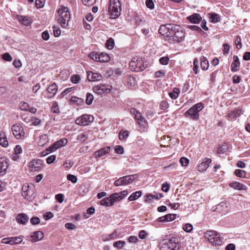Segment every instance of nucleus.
<instances>
[{
  "mask_svg": "<svg viewBox=\"0 0 250 250\" xmlns=\"http://www.w3.org/2000/svg\"><path fill=\"white\" fill-rule=\"evenodd\" d=\"M186 33L179 25L173 24L169 39L167 40L170 43L180 42L184 40Z\"/></svg>",
  "mask_w": 250,
  "mask_h": 250,
  "instance_id": "1",
  "label": "nucleus"
},
{
  "mask_svg": "<svg viewBox=\"0 0 250 250\" xmlns=\"http://www.w3.org/2000/svg\"><path fill=\"white\" fill-rule=\"evenodd\" d=\"M61 8L58 10V23L64 28L68 25V22L71 18V14L68 7L61 6Z\"/></svg>",
  "mask_w": 250,
  "mask_h": 250,
  "instance_id": "2",
  "label": "nucleus"
},
{
  "mask_svg": "<svg viewBox=\"0 0 250 250\" xmlns=\"http://www.w3.org/2000/svg\"><path fill=\"white\" fill-rule=\"evenodd\" d=\"M203 108L204 105L202 103H197L188 110L184 116L192 120L197 121L199 119V112Z\"/></svg>",
  "mask_w": 250,
  "mask_h": 250,
  "instance_id": "3",
  "label": "nucleus"
},
{
  "mask_svg": "<svg viewBox=\"0 0 250 250\" xmlns=\"http://www.w3.org/2000/svg\"><path fill=\"white\" fill-rule=\"evenodd\" d=\"M108 12L111 18L119 17L121 12V4L119 0H109Z\"/></svg>",
  "mask_w": 250,
  "mask_h": 250,
  "instance_id": "4",
  "label": "nucleus"
},
{
  "mask_svg": "<svg viewBox=\"0 0 250 250\" xmlns=\"http://www.w3.org/2000/svg\"><path fill=\"white\" fill-rule=\"evenodd\" d=\"M179 244L178 239L172 237L164 240L160 246V250H178Z\"/></svg>",
  "mask_w": 250,
  "mask_h": 250,
  "instance_id": "5",
  "label": "nucleus"
},
{
  "mask_svg": "<svg viewBox=\"0 0 250 250\" xmlns=\"http://www.w3.org/2000/svg\"><path fill=\"white\" fill-rule=\"evenodd\" d=\"M129 67L131 71L135 72L142 71L146 68L142 59L139 57L132 58L129 63Z\"/></svg>",
  "mask_w": 250,
  "mask_h": 250,
  "instance_id": "6",
  "label": "nucleus"
},
{
  "mask_svg": "<svg viewBox=\"0 0 250 250\" xmlns=\"http://www.w3.org/2000/svg\"><path fill=\"white\" fill-rule=\"evenodd\" d=\"M205 237L208 239L209 243L214 245L221 244L220 237L217 233L214 231H207L204 233Z\"/></svg>",
  "mask_w": 250,
  "mask_h": 250,
  "instance_id": "7",
  "label": "nucleus"
},
{
  "mask_svg": "<svg viewBox=\"0 0 250 250\" xmlns=\"http://www.w3.org/2000/svg\"><path fill=\"white\" fill-rule=\"evenodd\" d=\"M88 56L93 60L101 62H108L110 60L109 56L104 53L93 52L90 53Z\"/></svg>",
  "mask_w": 250,
  "mask_h": 250,
  "instance_id": "8",
  "label": "nucleus"
},
{
  "mask_svg": "<svg viewBox=\"0 0 250 250\" xmlns=\"http://www.w3.org/2000/svg\"><path fill=\"white\" fill-rule=\"evenodd\" d=\"M136 178V175H130L124 176L116 180L114 182V185L116 187L122 185H126L131 183Z\"/></svg>",
  "mask_w": 250,
  "mask_h": 250,
  "instance_id": "9",
  "label": "nucleus"
},
{
  "mask_svg": "<svg viewBox=\"0 0 250 250\" xmlns=\"http://www.w3.org/2000/svg\"><path fill=\"white\" fill-rule=\"evenodd\" d=\"M93 116L88 114H83L76 119V124L78 125L85 126L93 122Z\"/></svg>",
  "mask_w": 250,
  "mask_h": 250,
  "instance_id": "10",
  "label": "nucleus"
},
{
  "mask_svg": "<svg viewBox=\"0 0 250 250\" xmlns=\"http://www.w3.org/2000/svg\"><path fill=\"white\" fill-rule=\"evenodd\" d=\"M43 161L41 159H33L29 163L28 167L32 171H40L42 169Z\"/></svg>",
  "mask_w": 250,
  "mask_h": 250,
  "instance_id": "11",
  "label": "nucleus"
},
{
  "mask_svg": "<svg viewBox=\"0 0 250 250\" xmlns=\"http://www.w3.org/2000/svg\"><path fill=\"white\" fill-rule=\"evenodd\" d=\"M173 25V24H171L161 25L159 29V33L162 35L167 38V39H169Z\"/></svg>",
  "mask_w": 250,
  "mask_h": 250,
  "instance_id": "12",
  "label": "nucleus"
},
{
  "mask_svg": "<svg viewBox=\"0 0 250 250\" xmlns=\"http://www.w3.org/2000/svg\"><path fill=\"white\" fill-rule=\"evenodd\" d=\"M111 87L112 86L111 85L100 84L99 85L94 86L93 87V90L95 93L101 95L104 93L109 92Z\"/></svg>",
  "mask_w": 250,
  "mask_h": 250,
  "instance_id": "13",
  "label": "nucleus"
},
{
  "mask_svg": "<svg viewBox=\"0 0 250 250\" xmlns=\"http://www.w3.org/2000/svg\"><path fill=\"white\" fill-rule=\"evenodd\" d=\"M12 131L17 139H21L24 135L23 127L19 125H14L12 127Z\"/></svg>",
  "mask_w": 250,
  "mask_h": 250,
  "instance_id": "14",
  "label": "nucleus"
},
{
  "mask_svg": "<svg viewBox=\"0 0 250 250\" xmlns=\"http://www.w3.org/2000/svg\"><path fill=\"white\" fill-rule=\"evenodd\" d=\"M22 237H12L3 238L2 242L4 244H8L10 245H15L20 244L22 241Z\"/></svg>",
  "mask_w": 250,
  "mask_h": 250,
  "instance_id": "15",
  "label": "nucleus"
},
{
  "mask_svg": "<svg viewBox=\"0 0 250 250\" xmlns=\"http://www.w3.org/2000/svg\"><path fill=\"white\" fill-rule=\"evenodd\" d=\"M211 159L205 158L202 162L198 165L197 170L199 172H204L208 167L209 164L211 163Z\"/></svg>",
  "mask_w": 250,
  "mask_h": 250,
  "instance_id": "16",
  "label": "nucleus"
},
{
  "mask_svg": "<svg viewBox=\"0 0 250 250\" xmlns=\"http://www.w3.org/2000/svg\"><path fill=\"white\" fill-rule=\"evenodd\" d=\"M117 195H110L108 197L104 198L101 201V205L105 207L111 206L113 205L115 201L114 197Z\"/></svg>",
  "mask_w": 250,
  "mask_h": 250,
  "instance_id": "17",
  "label": "nucleus"
},
{
  "mask_svg": "<svg viewBox=\"0 0 250 250\" xmlns=\"http://www.w3.org/2000/svg\"><path fill=\"white\" fill-rule=\"evenodd\" d=\"M22 190L23 197L27 200H30L33 194V190L31 189V187L29 185H24Z\"/></svg>",
  "mask_w": 250,
  "mask_h": 250,
  "instance_id": "18",
  "label": "nucleus"
},
{
  "mask_svg": "<svg viewBox=\"0 0 250 250\" xmlns=\"http://www.w3.org/2000/svg\"><path fill=\"white\" fill-rule=\"evenodd\" d=\"M102 78V75L98 73L93 72L92 71L87 72V79L89 81H98L101 80Z\"/></svg>",
  "mask_w": 250,
  "mask_h": 250,
  "instance_id": "19",
  "label": "nucleus"
},
{
  "mask_svg": "<svg viewBox=\"0 0 250 250\" xmlns=\"http://www.w3.org/2000/svg\"><path fill=\"white\" fill-rule=\"evenodd\" d=\"M46 91L47 92V97L51 98L56 95L58 91V86L55 83H53L48 87Z\"/></svg>",
  "mask_w": 250,
  "mask_h": 250,
  "instance_id": "20",
  "label": "nucleus"
},
{
  "mask_svg": "<svg viewBox=\"0 0 250 250\" xmlns=\"http://www.w3.org/2000/svg\"><path fill=\"white\" fill-rule=\"evenodd\" d=\"M8 167V160L5 158H0V175H3Z\"/></svg>",
  "mask_w": 250,
  "mask_h": 250,
  "instance_id": "21",
  "label": "nucleus"
},
{
  "mask_svg": "<svg viewBox=\"0 0 250 250\" xmlns=\"http://www.w3.org/2000/svg\"><path fill=\"white\" fill-rule=\"evenodd\" d=\"M110 150V147L109 146H106L95 151L94 153V156L95 158L100 157L108 153Z\"/></svg>",
  "mask_w": 250,
  "mask_h": 250,
  "instance_id": "22",
  "label": "nucleus"
},
{
  "mask_svg": "<svg viewBox=\"0 0 250 250\" xmlns=\"http://www.w3.org/2000/svg\"><path fill=\"white\" fill-rule=\"evenodd\" d=\"M229 186L232 188H233L234 189H237V190H246L247 189V187L246 186L244 185V184L238 182H233L231 183H230L229 184Z\"/></svg>",
  "mask_w": 250,
  "mask_h": 250,
  "instance_id": "23",
  "label": "nucleus"
},
{
  "mask_svg": "<svg viewBox=\"0 0 250 250\" xmlns=\"http://www.w3.org/2000/svg\"><path fill=\"white\" fill-rule=\"evenodd\" d=\"M243 112L242 109H237L229 113L228 116L230 120H235L236 118L240 116L243 113Z\"/></svg>",
  "mask_w": 250,
  "mask_h": 250,
  "instance_id": "24",
  "label": "nucleus"
},
{
  "mask_svg": "<svg viewBox=\"0 0 250 250\" xmlns=\"http://www.w3.org/2000/svg\"><path fill=\"white\" fill-rule=\"evenodd\" d=\"M233 62L231 64V70L232 71H237L239 69L240 62L239 58L237 56H234L233 58Z\"/></svg>",
  "mask_w": 250,
  "mask_h": 250,
  "instance_id": "25",
  "label": "nucleus"
},
{
  "mask_svg": "<svg viewBox=\"0 0 250 250\" xmlns=\"http://www.w3.org/2000/svg\"><path fill=\"white\" fill-rule=\"evenodd\" d=\"M188 20L193 23H198L202 21V18L199 14L195 13L187 18Z\"/></svg>",
  "mask_w": 250,
  "mask_h": 250,
  "instance_id": "26",
  "label": "nucleus"
},
{
  "mask_svg": "<svg viewBox=\"0 0 250 250\" xmlns=\"http://www.w3.org/2000/svg\"><path fill=\"white\" fill-rule=\"evenodd\" d=\"M31 241L37 242L40 241L43 237V233L41 231H35L31 236Z\"/></svg>",
  "mask_w": 250,
  "mask_h": 250,
  "instance_id": "27",
  "label": "nucleus"
},
{
  "mask_svg": "<svg viewBox=\"0 0 250 250\" xmlns=\"http://www.w3.org/2000/svg\"><path fill=\"white\" fill-rule=\"evenodd\" d=\"M16 220L19 223L25 224L28 222V218L25 213H20L18 215Z\"/></svg>",
  "mask_w": 250,
  "mask_h": 250,
  "instance_id": "28",
  "label": "nucleus"
},
{
  "mask_svg": "<svg viewBox=\"0 0 250 250\" xmlns=\"http://www.w3.org/2000/svg\"><path fill=\"white\" fill-rule=\"evenodd\" d=\"M17 19L20 22L26 26L29 25L31 23L30 20L26 16L18 15L17 16Z\"/></svg>",
  "mask_w": 250,
  "mask_h": 250,
  "instance_id": "29",
  "label": "nucleus"
},
{
  "mask_svg": "<svg viewBox=\"0 0 250 250\" xmlns=\"http://www.w3.org/2000/svg\"><path fill=\"white\" fill-rule=\"evenodd\" d=\"M127 194L128 192L126 190H124L119 193H113V195H117L116 196V197H114L115 201L117 202L125 198L127 195Z\"/></svg>",
  "mask_w": 250,
  "mask_h": 250,
  "instance_id": "30",
  "label": "nucleus"
},
{
  "mask_svg": "<svg viewBox=\"0 0 250 250\" xmlns=\"http://www.w3.org/2000/svg\"><path fill=\"white\" fill-rule=\"evenodd\" d=\"M0 145L3 147H6L8 142L3 132H0Z\"/></svg>",
  "mask_w": 250,
  "mask_h": 250,
  "instance_id": "31",
  "label": "nucleus"
},
{
  "mask_svg": "<svg viewBox=\"0 0 250 250\" xmlns=\"http://www.w3.org/2000/svg\"><path fill=\"white\" fill-rule=\"evenodd\" d=\"M68 141L66 138H62L54 143V146H56L57 149L62 146H65L67 144Z\"/></svg>",
  "mask_w": 250,
  "mask_h": 250,
  "instance_id": "32",
  "label": "nucleus"
},
{
  "mask_svg": "<svg viewBox=\"0 0 250 250\" xmlns=\"http://www.w3.org/2000/svg\"><path fill=\"white\" fill-rule=\"evenodd\" d=\"M48 138L47 135L46 134H43L40 137L38 144L39 146H43L46 143L48 142Z\"/></svg>",
  "mask_w": 250,
  "mask_h": 250,
  "instance_id": "33",
  "label": "nucleus"
},
{
  "mask_svg": "<svg viewBox=\"0 0 250 250\" xmlns=\"http://www.w3.org/2000/svg\"><path fill=\"white\" fill-rule=\"evenodd\" d=\"M142 194L141 191H137L132 193L128 197V200L132 201L137 199Z\"/></svg>",
  "mask_w": 250,
  "mask_h": 250,
  "instance_id": "34",
  "label": "nucleus"
},
{
  "mask_svg": "<svg viewBox=\"0 0 250 250\" xmlns=\"http://www.w3.org/2000/svg\"><path fill=\"white\" fill-rule=\"evenodd\" d=\"M200 65L202 70H206L208 69L209 64L206 58L203 57L202 58H201Z\"/></svg>",
  "mask_w": 250,
  "mask_h": 250,
  "instance_id": "35",
  "label": "nucleus"
},
{
  "mask_svg": "<svg viewBox=\"0 0 250 250\" xmlns=\"http://www.w3.org/2000/svg\"><path fill=\"white\" fill-rule=\"evenodd\" d=\"M137 123L140 127L144 130L147 126V121L143 117L137 121Z\"/></svg>",
  "mask_w": 250,
  "mask_h": 250,
  "instance_id": "36",
  "label": "nucleus"
},
{
  "mask_svg": "<svg viewBox=\"0 0 250 250\" xmlns=\"http://www.w3.org/2000/svg\"><path fill=\"white\" fill-rule=\"evenodd\" d=\"M179 93V89L177 88H174L171 92L169 93V95L171 99H176L178 98Z\"/></svg>",
  "mask_w": 250,
  "mask_h": 250,
  "instance_id": "37",
  "label": "nucleus"
},
{
  "mask_svg": "<svg viewBox=\"0 0 250 250\" xmlns=\"http://www.w3.org/2000/svg\"><path fill=\"white\" fill-rule=\"evenodd\" d=\"M134 20L136 25H139L145 22V21L143 20V18L138 15H136L134 16Z\"/></svg>",
  "mask_w": 250,
  "mask_h": 250,
  "instance_id": "38",
  "label": "nucleus"
},
{
  "mask_svg": "<svg viewBox=\"0 0 250 250\" xmlns=\"http://www.w3.org/2000/svg\"><path fill=\"white\" fill-rule=\"evenodd\" d=\"M209 19L210 21L212 22H218L220 20V17L219 16L215 13L209 14Z\"/></svg>",
  "mask_w": 250,
  "mask_h": 250,
  "instance_id": "39",
  "label": "nucleus"
},
{
  "mask_svg": "<svg viewBox=\"0 0 250 250\" xmlns=\"http://www.w3.org/2000/svg\"><path fill=\"white\" fill-rule=\"evenodd\" d=\"M70 100L72 103H75L78 105H82L83 103V99L77 97H72Z\"/></svg>",
  "mask_w": 250,
  "mask_h": 250,
  "instance_id": "40",
  "label": "nucleus"
},
{
  "mask_svg": "<svg viewBox=\"0 0 250 250\" xmlns=\"http://www.w3.org/2000/svg\"><path fill=\"white\" fill-rule=\"evenodd\" d=\"M129 132L127 130L120 131L119 135V139L121 140L126 139L128 136Z\"/></svg>",
  "mask_w": 250,
  "mask_h": 250,
  "instance_id": "41",
  "label": "nucleus"
},
{
  "mask_svg": "<svg viewBox=\"0 0 250 250\" xmlns=\"http://www.w3.org/2000/svg\"><path fill=\"white\" fill-rule=\"evenodd\" d=\"M234 174L237 177L241 178H245L246 176V172L244 170L237 169L235 170Z\"/></svg>",
  "mask_w": 250,
  "mask_h": 250,
  "instance_id": "42",
  "label": "nucleus"
},
{
  "mask_svg": "<svg viewBox=\"0 0 250 250\" xmlns=\"http://www.w3.org/2000/svg\"><path fill=\"white\" fill-rule=\"evenodd\" d=\"M94 97L92 94L87 93L86 96L85 102L87 104L90 105L92 104Z\"/></svg>",
  "mask_w": 250,
  "mask_h": 250,
  "instance_id": "43",
  "label": "nucleus"
},
{
  "mask_svg": "<svg viewBox=\"0 0 250 250\" xmlns=\"http://www.w3.org/2000/svg\"><path fill=\"white\" fill-rule=\"evenodd\" d=\"M114 42L113 39H112V38L108 39L106 41V47L108 49H112L114 47Z\"/></svg>",
  "mask_w": 250,
  "mask_h": 250,
  "instance_id": "44",
  "label": "nucleus"
},
{
  "mask_svg": "<svg viewBox=\"0 0 250 250\" xmlns=\"http://www.w3.org/2000/svg\"><path fill=\"white\" fill-rule=\"evenodd\" d=\"M53 28L54 36L56 37H59L61 33L60 28L56 25H54L53 26Z\"/></svg>",
  "mask_w": 250,
  "mask_h": 250,
  "instance_id": "45",
  "label": "nucleus"
},
{
  "mask_svg": "<svg viewBox=\"0 0 250 250\" xmlns=\"http://www.w3.org/2000/svg\"><path fill=\"white\" fill-rule=\"evenodd\" d=\"M183 229L185 231L189 232L192 231L193 229V226L191 224L188 223L184 226Z\"/></svg>",
  "mask_w": 250,
  "mask_h": 250,
  "instance_id": "46",
  "label": "nucleus"
},
{
  "mask_svg": "<svg viewBox=\"0 0 250 250\" xmlns=\"http://www.w3.org/2000/svg\"><path fill=\"white\" fill-rule=\"evenodd\" d=\"M166 222L171 221L174 220L176 218V215L175 214H168L165 215Z\"/></svg>",
  "mask_w": 250,
  "mask_h": 250,
  "instance_id": "47",
  "label": "nucleus"
},
{
  "mask_svg": "<svg viewBox=\"0 0 250 250\" xmlns=\"http://www.w3.org/2000/svg\"><path fill=\"white\" fill-rule=\"evenodd\" d=\"M167 205L168 206L172 208H173L174 209H176L180 207V205L179 203H172L170 202L169 201H167Z\"/></svg>",
  "mask_w": 250,
  "mask_h": 250,
  "instance_id": "48",
  "label": "nucleus"
},
{
  "mask_svg": "<svg viewBox=\"0 0 250 250\" xmlns=\"http://www.w3.org/2000/svg\"><path fill=\"white\" fill-rule=\"evenodd\" d=\"M159 62L162 65H167L169 62V58L167 57H161L159 59Z\"/></svg>",
  "mask_w": 250,
  "mask_h": 250,
  "instance_id": "49",
  "label": "nucleus"
},
{
  "mask_svg": "<svg viewBox=\"0 0 250 250\" xmlns=\"http://www.w3.org/2000/svg\"><path fill=\"white\" fill-rule=\"evenodd\" d=\"M125 244V241H118L113 243V246L118 248H122Z\"/></svg>",
  "mask_w": 250,
  "mask_h": 250,
  "instance_id": "50",
  "label": "nucleus"
},
{
  "mask_svg": "<svg viewBox=\"0 0 250 250\" xmlns=\"http://www.w3.org/2000/svg\"><path fill=\"white\" fill-rule=\"evenodd\" d=\"M82 1L84 5L90 6L95 3L96 0H82Z\"/></svg>",
  "mask_w": 250,
  "mask_h": 250,
  "instance_id": "51",
  "label": "nucleus"
},
{
  "mask_svg": "<svg viewBox=\"0 0 250 250\" xmlns=\"http://www.w3.org/2000/svg\"><path fill=\"white\" fill-rule=\"evenodd\" d=\"M180 162L183 167H186L188 164L189 160L185 157H182L180 159Z\"/></svg>",
  "mask_w": 250,
  "mask_h": 250,
  "instance_id": "52",
  "label": "nucleus"
},
{
  "mask_svg": "<svg viewBox=\"0 0 250 250\" xmlns=\"http://www.w3.org/2000/svg\"><path fill=\"white\" fill-rule=\"evenodd\" d=\"M67 178L73 183H76L77 182V178L74 175L68 174L67 175Z\"/></svg>",
  "mask_w": 250,
  "mask_h": 250,
  "instance_id": "53",
  "label": "nucleus"
},
{
  "mask_svg": "<svg viewBox=\"0 0 250 250\" xmlns=\"http://www.w3.org/2000/svg\"><path fill=\"white\" fill-rule=\"evenodd\" d=\"M30 222L32 225H36L40 223V219L38 217H33L30 219Z\"/></svg>",
  "mask_w": 250,
  "mask_h": 250,
  "instance_id": "54",
  "label": "nucleus"
},
{
  "mask_svg": "<svg viewBox=\"0 0 250 250\" xmlns=\"http://www.w3.org/2000/svg\"><path fill=\"white\" fill-rule=\"evenodd\" d=\"M169 106L168 103L166 101H162L160 104L161 109L162 110H165L167 109Z\"/></svg>",
  "mask_w": 250,
  "mask_h": 250,
  "instance_id": "55",
  "label": "nucleus"
},
{
  "mask_svg": "<svg viewBox=\"0 0 250 250\" xmlns=\"http://www.w3.org/2000/svg\"><path fill=\"white\" fill-rule=\"evenodd\" d=\"M20 106L21 109L22 110L28 111V108H29V106L28 104L25 102L21 103Z\"/></svg>",
  "mask_w": 250,
  "mask_h": 250,
  "instance_id": "56",
  "label": "nucleus"
},
{
  "mask_svg": "<svg viewBox=\"0 0 250 250\" xmlns=\"http://www.w3.org/2000/svg\"><path fill=\"white\" fill-rule=\"evenodd\" d=\"M56 155H52L49 156L46 159L47 164H52L56 160Z\"/></svg>",
  "mask_w": 250,
  "mask_h": 250,
  "instance_id": "57",
  "label": "nucleus"
},
{
  "mask_svg": "<svg viewBox=\"0 0 250 250\" xmlns=\"http://www.w3.org/2000/svg\"><path fill=\"white\" fill-rule=\"evenodd\" d=\"M155 76L156 78H163L165 76V73L163 70H159L155 72Z\"/></svg>",
  "mask_w": 250,
  "mask_h": 250,
  "instance_id": "58",
  "label": "nucleus"
},
{
  "mask_svg": "<svg viewBox=\"0 0 250 250\" xmlns=\"http://www.w3.org/2000/svg\"><path fill=\"white\" fill-rule=\"evenodd\" d=\"M118 235V231L117 230H115L113 232L108 235V239L110 240L116 238Z\"/></svg>",
  "mask_w": 250,
  "mask_h": 250,
  "instance_id": "59",
  "label": "nucleus"
},
{
  "mask_svg": "<svg viewBox=\"0 0 250 250\" xmlns=\"http://www.w3.org/2000/svg\"><path fill=\"white\" fill-rule=\"evenodd\" d=\"M44 0H36L35 4L37 7L41 8L42 7L44 4Z\"/></svg>",
  "mask_w": 250,
  "mask_h": 250,
  "instance_id": "60",
  "label": "nucleus"
},
{
  "mask_svg": "<svg viewBox=\"0 0 250 250\" xmlns=\"http://www.w3.org/2000/svg\"><path fill=\"white\" fill-rule=\"evenodd\" d=\"M2 58L6 61L10 62L12 60L11 56L8 53H4L2 56Z\"/></svg>",
  "mask_w": 250,
  "mask_h": 250,
  "instance_id": "61",
  "label": "nucleus"
},
{
  "mask_svg": "<svg viewBox=\"0 0 250 250\" xmlns=\"http://www.w3.org/2000/svg\"><path fill=\"white\" fill-rule=\"evenodd\" d=\"M147 236V233L144 230H141L139 233V237L140 239H145Z\"/></svg>",
  "mask_w": 250,
  "mask_h": 250,
  "instance_id": "62",
  "label": "nucleus"
},
{
  "mask_svg": "<svg viewBox=\"0 0 250 250\" xmlns=\"http://www.w3.org/2000/svg\"><path fill=\"white\" fill-rule=\"evenodd\" d=\"M115 151L118 154H123L124 153V148L121 146H117L115 148Z\"/></svg>",
  "mask_w": 250,
  "mask_h": 250,
  "instance_id": "63",
  "label": "nucleus"
},
{
  "mask_svg": "<svg viewBox=\"0 0 250 250\" xmlns=\"http://www.w3.org/2000/svg\"><path fill=\"white\" fill-rule=\"evenodd\" d=\"M170 188V185L167 183H164L162 185V190L166 192H168Z\"/></svg>",
  "mask_w": 250,
  "mask_h": 250,
  "instance_id": "64",
  "label": "nucleus"
}]
</instances>
